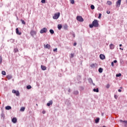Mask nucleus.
Segmentation results:
<instances>
[{
    "label": "nucleus",
    "mask_w": 127,
    "mask_h": 127,
    "mask_svg": "<svg viewBox=\"0 0 127 127\" xmlns=\"http://www.w3.org/2000/svg\"><path fill=\"white\" fill-rule=\"evenodd\" d=\"M41 68L42 70H43V71H45V70H46V69H47L46 66L43 65H42L41 66Z\"/></svg>",
    "instance_id": "f8f14e48"
},
{
    "label": "nucleus",
    "mask_w": 127,
    "mask_h": 127,
    "mask_svg": "<svg viewBox=\"0 0 127 127\" xmlns=\"http://www.w3.org/2000/svg\"><path fill=\"white\" fill-rule=\"evenodd\" d=\"M118 92H119L120 93H121V92H122V90L119 89V90H118Z\"/></svg>",
    "instance_id": "de8ad7c7"
},
{
    "label": "nucleus",
    "mask_w": 127,
    "mask_h": 127,
    "mask_svg": "<svg viewBox=\"0 0 127 127\" xmlns=\"http://www.w3.org/2000/svg\"><path fill=\"white\" fill-rule=\"evenodd\" d=\"M102 116H103V115H104V114H102Z\"/></svg>",
    "instance_id": "4d7b16f0"
},
{
    "label": "nucleus",
    "mask_w": 127,
    "mask_h": 127,
    "mask_svg": "<svg viewBox=\"0 0 127 127\" xmlns=\"http://www.w3.org/2000/svg\"><path fill=\"white\" fill-rule=\"evenodd\" d=\"M50 47H51V46H50V45L49 44H47L46 46V48H47L48 49H49Z\"/></svg>",
    "instance_id": "4be33fe9"
},
{
    "label": "nucleus",
    "mask_w": 127,
    "mask_h": 127,
    "mask_svg": "<svg viewBox=\"0 0 127 127\" xmlns=\"http://www.w3.org/2000/svg\"><path fill=\"white\" fill-rule=\"evenodd\" d=\"M93 91L96 93H99V88H94Z\"/></svg>",
    "instance_id": "412c9836"
},
{
    "label": "nucleus",
    "mask_w": 127,
    "mask_h": 127,
    "mask_svg": "<svg viewBox=\"0 0 127 127\" xmlns=\"http://www.w3.org/2000/svg\"><path fill=\"white\" fill-rule=\"evenodd\" d=\"M58 28L59 30H60V29H61V28H62V25L61 24H59L58 25Z\"/></svg>",
    "instance_id": "6ab92c4d"
},
{
    "label": "nucleus",
    "mask_w": 127,
    "mask_h": 127,
    "mask_svg": "<svg viewBox=\"0 0 127 127\" xmlns=\"http://www.w3.org/2000/svg\"><path fill=\"white\" fill-rule=\"evenodd\" d=\"M111 66H112V67H114V62H112L111 63Z\"/></svg>",
    "instance_id": "37998d69"
},
{
    "label": "nucleus",
    "mask_w": 127,
    "mask_h": 127,
    "mask_svg": "<svg viewBox=\"0 0 127 127\" xmlns=\"http://www.w3.org/2000/svg\"><path fill=\"white\" fill-rule=\"evenodd\" d=\"M100 121V118H97L95 120V123L96 124H98V123H99V122Z\"/></svg>",
    "instance_id": "b1692460"
},
{
    "label": "nucleus",
    "mask_w": 127,
    "mask_h": 127,
    "mask_svg": "<svg viewBox=\"0 0 127 127\" xmlns=\"http://www.w3.org/2000/svg\"><path fill=\"white\" fill-rule=\"evenodd\" d=\"M88 81L89 83H92V84H93V85L95 86V83H93V79H92V78H88Z\"/></svg>",
    "instance_id": "4468645a"
},
{
    "label": "nucleus",
    "mask_w": 127,
    "mask_h": 127,
    "mask_svg": "<svg viewBox=\"0 0 127 127\" xmlns=\"http://www.w3.org/2000/svg\"><path fill=\"white\" fill-rule=\"evenodd\" d=\"M21 21L22 24H26V23H25V22L24 21V20H21Z\"/></svg>",
    "instance_id": "4c0bfd02"
},
{
    "label": "nucleus",
    "mask_w": 127,
    "mask_h": 127,
    "mask_svg": "<svg viewBox=\"0 0 127 127\" xmlns=\"http://www.w3.org/2000/svg\"><path fill=\"white\" fill-rule=\"evenodd\" d=\"M2 63V57L1 56H0V64Z\"/></svg>",
    "instance_id": "bb28decb"
},
{
    "label": "nucleus",
    "mask_w": 127,
    "mask_h": 127,
    "mask_svg": "<svg viewBox=\"0 0 127 127\" xmlns=\"http://www.w3.org/2000/svg\"><path fill=\"white\" fill-rule=\"evenodd\" d=\"M107 13L108 14H110V13H111V12L110 11H107Z\"/></svg>",
    "instance_id": "c03bdc74"
},
{
    "label": "nucleus",
    "mask_w": 127,
    "mask_h": 127,
    "mask_svg": "<svg viewBox=\"0 0 127 127\" xmlns=\"http://www.w3.org/2000/svg\"><path fill=\"white\" fill-rule=\"evenodd\" d=\"M117 62H118V61L117 60H115L114 61L113 63H117Z\"/></svg>",
    "instance_id": "49530a36"
},
{
    "label": "nucleus",
    "mask_w": 127,
    "mask_h": 127,
    "mask_svg": "<svg viewBox=\"0 0 127 127\" xmlns=\"http://www.w3.org/2000/svg\"><path fill=\"white\" fill-rule=\"evenodd\" d=\"M70 3L72 4H74V3H75V0H70Z\"/></svg>",
    "instance_id": "c85d7f7f"
},
{
    "label": "nucleus",
    "mask_w": 127,
    "mask_h": 127,
    "mask_svg": "<svg viewBox=\"0 0 127 127\" xmlns=\"http://www.w3.org/2000/svg\"><path fill=\"white\" fill-rule=\"evenodd\" d=\"M122 2V0H118L117 2H116V6L117 7H120V6H121V3Z\"/></svg>",
    "instance_id": "423d86ee"
},
{
    "label": "nucleus",
    "mask_w": 127,
    "mask_h": 127,
    "mask_svg": "<svg viewBox=\"0 0 127 127\" xmlns=\"http://www.w3.org/2000/svg\"><path fill=\"white\" fill-rule=\"evenodd\" d=\"M16 33L18 35H21V32H19V30H18V28H17L16 29Z\"/></svg>",
    "instance_id": "0eeeda50"
},
{
    "label": "nucleus",
    "mask_w": 127,
    "mask_h": 127,
    "mask_svg": "<svg viewBox=\"0 0 127 127\" xmlns=\"http://www.w3.org/2000/svg\"><path fill=\"white\" fill-rule=\"evenodd\" d=\"M114 98H115V99H116L117 100L118 99V95H114Z\"/></svg>",
    "instance_id": "58836bf2"
},
{
    "label": "nucleus",
    "mask_w": 127,
    "mask_h": 127,
    "mask_svg": "<svg viewBox=\"0 0 127 127\" xmlns=\"http://www.w3.org/2000/svg\"><path fill=\"white\" fill-rule=\"evenodd\" d=\"M89 27H90V28H93V27H94V25H93V24H90V25H89Z\"/></svg>",
    "instance_id": "2f4dec72"
},
{
    "label": "nucleus",
    "mask_w": 127,
    "mask_h": 127,
    "mask_svg": "<svg viewBox=\"0 0 127 127\" xmlns=\"http://www.w3.org/2000/svg\"><path fill=\"white\" fill-rule=\"evenodd\" d=\"M12 93L13 94H15L16 96H17V97L19 96V91H16L15 90L13 89L12 91Z\"/></svg>",
    "instance_id": "39448f33"
},
{
    "label": "nucleus",
    "mask_w": 127,
    "mask_h": 127,
    "mask_svg": "<svg viewBox=\"0 0 127 127\" xmlns=\"http://www.w3.org/2000/svg\"><path fill=\"white\" fill-rule=\"evenodd\" d=\"M120 50H124L122 48H120Z\"/></svg>",
    "instance_id": "3c124183"
},
{
    "label": "nucleus",
    "mask_w": 127,
    "mask_h": 127,
    "mask_svg": "<svg viewBox=\"0 0 127 127\" xmlns=\"http://www.w3.org/2000/svg\"><path fill=\"white\" fill-rule=\"evenodd\" d=\"M54 52H57V48H56L53 50Z\"/></svg>",
    "instance_id": "a19ab883"
},
{
    "label": "nucleus",
    "mask_w": 127,
    "mask_h": 127,
    "mask_svg": "<svg viewBox=\"0 0 127 127\" xmlns=\"http://www.w3.org/2000/svg\"><path fill=\"white\" fill-rule=\"evenodd\" d=\"M73 37H75V35H73Z\"/></svg>",
    "instance_id": "6e6d98bb"
},
{
    "label": "nucleus",
    "mask_w": 127,
    "mask_h": 127,
    "mask_svg": "<svg viewBox=\"0 0 127 127\" xmlns=\"http://www.w3.org/2000/svg\"><path fill=\"white\" fill-rule=\"evenodd\" d=\"M110 87V85L109 84L106 85V88H107V89H109Z\"/></svg>",
    "instance_id": "c9c22d12"
},
{
    "label": "nucleus",
    "mask_w": 127,
    "mask_h": 127,
    "mask_svg": "<svg viewBox=\"0 0 127 127\" xmlns=\"http://www.w3.org/2000/svg\"><path fill=\"white\" fill-rule=\"evenodd\" d=\"M20 111L21 112H24V111H25V107H22L20 109Z\"/></svg>",
    "instance_id": "5701e85b"
},
{
    "label": "nucleus",
    "mask_w": 127,
    "mask_h": 127,
    "mask_svg": "<svg viewBox=\"0 0 127 127\" xmlns=\"http://www.w3.org/2000/svg\"><path fill=\"white\" fill-rule=\"evenodd\" d=\"M42 114H46V111H43L42 112Z\"/></svg>",
    "instance_id": "79ce46f5"
},
{
    "label": "nucleus",
    "mask_w": 127,
    "mask_h": 127,
    "mask_svg": "<svg viewBox=\"0 0 127 127\" xmlns=\"http://www.w3.org/2000/svg\"><path fill=\"white\" fill-rule=\"evenodd\" d=\"M74 57V54H71L70 55V58H73Z\"/></svg>",
    "instance_id": "72a5a7b5"
},
{
    "label": "nucleus",
    "mask_w": 127,
    "mask_h": 127,
    "mask_svg": "<svg viewBox=\"0 0 127 127\" xmlns=\"http://www.w3.org/2000/svg\"><path fill=\"white\" fill-rule=\"evenodd\" d=\"M74 95H78V94H79V92L78 91H75L74 92Z\"/></svg>",
    "instance_id": "c756f323"
},
{
    "label": "nucleus",
    "mask_w": 127,
    "mask_h": 127,
    "mask_svg": "<svg viewBox=\"0 0 127 127\" xmlns=\"http://www.w3.org/2000/svg\"><path fill=\"white\" fill-rule=\"evenodd\" d=\"M30 33H31V35L33 37L34 36V35H36V31H31Z\"/></svg>",
    "instance_id": "9b49d317"
},
{
    "label": "nucleus",
    "mask_w": 127,
    "mask_h": 127,
    "mask_svg": "<svg viewBox=\"0 0 127 127\" xmlns=\"http://www.w3.org/2000/svg\"><path fill=\"white\" fill-rule=\"evenodd\" d=\"M36 106H38V104H36Z\"/></svg>",
    "instance_id": "864d4df0"
},
{
    "label": "nucleus",
    "mask_w": 127,
    "mask_h": 127,
    "mask_svg": "<svg viewBox=\"0 0 127 127\" xmlns=\"http://www.w3.org/2000/svg\"><path fill=\"white\" fill-rule=\"evenodd\" d=\"M99 73H103V68L102 67H100L98 69Z\"/></svg>",
    "instance_id": "aec40b11"
},
{
    "label": "nucleus",
    "mask_w": 127,
    "mask_h": 127,
    "mask_svg": "<svg viewBox=\"0 0 127 127\" xmlns=\"http://www.w3.org/2000/svg\"><path fill=\"white\" fill-rule=\"evenodd\" d=\"M110 49L113 50V49H115V45L111 44L109 45Z\"/></svg>",
    "instance_id": "1a4fd4ad"
},
{
    "label": "nucleus",
    "mask_w": 127,
    "mask_h": 127,
    "mask_svg": "<svg viewBox=\"0 0 127 127\" xmlns=\"http://www.w3.org/2000/svg\"><path fill=\"white\" fill-rule=\"evenodd\" d=\"M126 3H127V0H126Z\"/></svg>",
    "instance_id": "5fc2aeb1"
},
{
    "label": "nucleus",
    "mask_w": 127,
    "mask_h": 127,
    "mask_svg": "<svg viewBox=\"0 0 127 127\" xmlns=\"http://www.w3.org/2000/svg\"><path fill=\"white\" fill-rule=\"evenodd\" d=\"M107 3L108 5H112V1L110 0L107 1Z\"/></svg>",
    "instance_id": "a211bd4d"
},
{
    "label": "nucleus",
    "mask_w": 127,
    "mask_h": 127,
    "mask_svg": "<svg viewBox=\"0 0 127 127\" xmlns=\"http://www.w3.org/2000/svg\"><path fill=\"white\" fill-rule=\"evenodd\" d=\"M5 110H11V107L9 106H6L5 108Z\"/></svg>",
    "instance_id": "dca6fc26"
},
{
    "label": "nucleus",
    "mask_w": 127,
    "mask_h": 127,
    "mask_svg": "<svg viewBox=\"0 0 127 127\" xmlns=\"http://www.w3.org/2000/svg\"><path fill=\"white\" fill-rule=\"evenodd\" d=\"M12 123H13L14 124H16V122H17V119H16V118H13L12 119Z\"/></svg>",
    "instance_id": "ddd939ff"
},
{
    "label": "nucleus",
    "mask_w": 127,
    "mask_h": 127,
    "mask_svg": "<svg viewBox=\"0 0 127 127\" xmlns=\"http://www.w3.org/2000/svg\"><path fill=\"white\" fill-rule=\"evenodd\" d=\"M27 89H28V90H29V89H31V86L30 85L27 86Z\"/></svg>",
    "instance_id": "e433bc0d"
},
{
    "label": "nucleus",
    "mask_w": 127,
    "mask_h": 127,
    "mask_svg": "<svg viewBox=\"0 0 127 127\" xmlns=\"http://www.w3.org/2000/svg\"><path fill=\"white\" fill-rule=\"evenodd\" d=\"M6 78L8 79V80H10V79L12 78V76H11V75H8L6 76Z\"/></svg>",
    "instance_id": "2eb2a0df"
},
{
    "label": "nucleus",
    "mask_w": 127,
    "mask_h": 127,
    "mask_svg": "<svg viewBox=\"0 0 127 127\" xmlns=\"http://www.w3.org/2000/svg\"><path fill=\"white\" fill-rule=\"evenodd\" d=\"M101 17H102V14L101 13H99V14L98 18H99V19H100V18H101Z\"/></svg>",
    "instance_id": "473e14b6"
},
{
    "label": "nucleus",
    "mask_w": 127,
    "mask_h": 127,
    "mask_svg": "<svg viewBox=\"0 0 127 127\" xmlns=\"http://www.w3.org/2000/svg\"><path fill=\"white\" fill-rule=\"evenodd\" d=\"M76 19L78 21H79L80 22H83V21H84V19L81 16H77L76 17Z\"/></svg>",
    "instance_id": "7ed1b4c3"
},
{
    "label": "nucleus",
    "mask_w": 127,
    "mask_h": 127,
    "mask_svg": "<svg viewBox=\"0 0 127 127\" xmlns=\"http://www.w3.org/2000/svg\"><path fill=\"white\" fill-rule=\"evenodd\" d=\"M1 73H2V74L4 76H5V75H6V74L5 71H2Z\"/></svg>",
    "instance_id": "cd10ccee"
},
{
    "label": "nucleus",
    "mask_w": 127,
    "mask_h": 127,
    "mask_svg": "<svg viewBox=\"0 0 127 127\" xmlns=\"http://www.w3.org/2000/svg\"><path fill=\"white\" fill-rule=\"evenodd\" d=\"M77 45V43H74L73 44V46H76Z\"/></svg>",
    "instance_id": "a18cd8bd"
},
{
    "label": "nucleus",
    "mask_w": 127,
    "mask_h": 127,
    "mask_svg": "<svg viewBox=\"0 0 127 127\" xmlns=\"http://www.w3.org/2000/svg\"><path fill=\"white\" fill-rule=\"evenodd\" d=\"M90 7L91 9H95V6H94V5H91Z\"/></svg>",
    "instance_id": "7c9ffc66"
},
{
    "label": "nucleus",
    "mask_w": 127,
    "mask_h": 127,
    "mask_svg": "<svg viewBox=\"0 0 127 127\" xmlns=\"http://www.w3.org/2000/svg\"><path fill=\"white\" fill-rule=\"evenodd\" d=\"M120 123H124V124H127V121L120 120Z\"/></svg>",
    "instance_id": "a878e982"
},
{
    "label": "nucleus",
    "mask_w": 127,
    "mask_h": 127,
    "mask_svg": "<svg viewBox=\"0 0 127 127\" xmlns=\"http://www.w3.org/2000/svg\"><path fill=\"white\" fill-rule=\"evenodd\" d=\"M68 92H69V93H70V92H71V89H69L68 90Z\"/></svg>",
    "instance_id": "09e8293b"
},
{
    "label": "nucleus",
    "mask_w": 127,
    "mask_h": 127,
    "mask_svg": "<svg viewBox=\"0 0 127 127\" xmlns=\"http://www.w3.org/2000/svg\"><path fill=\"white\" fill-rule=\"evenodd\" d=\"M96 65L97 64H91L90 67H91L92 68H95Z\"/></svg>",
    "instance_id": "f3484780"
},
{
    "label": "nucleus",
    "mask_w": 127,
    "mask_h": 127,
    "mask_svg": "<svg viewBox=\"0 0 127 127\" xmlns=\"http://www.w3.org/2000/svg\"><path fill=\"white\" fill-rule=\"evenodd\" d=\"M14 51H15V52H17V51H18V50H16Z\"/></svg>",
    "instance_id": "603ef678"
},
{
    "label": "nucleus",
    "mask_w": 127,
    "mask_h": 127,
    "mask_svg": "<svg viewBox=\"0 0 127 127\" xmlns=\"http://www.w3.org/2000/svg\"><path fill=\"white\" fill-rule=\"evenodd\" d=\"M50 32L51 34H54V30H52V29H50Z\"/></svg>",
    "instance_id": "393cba45"
},
{
    "label": "nucleus",
    "mask_w": 127,
    "mask_h": 127,
    "mask_svg": "<svg viewBox=\"0 0 127 127\" xmlns=\"http://www.w3.org/2000/svg\"><path fill=\"white\" fill-rule=\"evenodd\" d=\"M60 17V12L55 13L53 17V19H58Z\"/></svg>",
    "instance_id": "f257e3e1"
},
{
    "label": "nucleus",
    "mask_w": 127,
    "mask_h": 127,
    "mask_svg": "<svg viewBox=\"0 0 127 127\" xmlns=\"http://www.w3.org/2000/svg\"><path fill=\"white\" fill-rule=\"evenodd\" d=\"M92 24H93L94 27H98L99 26V23L98 22V20L96 19L93 21Z\"/></svg>",
    "instance_id": "f03ea898"
},
{
    "label": "nucleus",
    "mask_w": 127,
    "mask_h": 127,
    "mask_svg": "<svg viewBox=\"0 0 127 127\" xmlns=\"http://www.w3.org/2000/svg\"><path fill=\"white\" fill-rule=\"evenodd\" d=\"M100 58L102 60H104V59H106V57L105 56V55H104L103 54H101V55H100Z\"/></svg>",
    "instance_id": "9d476101"
},
{
    "label": "nucleus",
    "mask_w": 127,
    "mask_h": 127,
    "mask_svg": "<svg viewBox=\"0 0 127 127\" xmlns=\"http://www.w3.org/2000/svg\"><path fill=\"white\" fill-rule=\"evenodd\" d=\"M121 76H122L121 73L116 74V77H121Z\"/></svg>",
    "instance_id": "f704fd0d"
},
{
    "label": "nucleus",
    "mask_w": 127,
    "mask_h": 127,
    "mask_svg": "<svg viewBox=\"0 0 127 127\" xmlns=\"http://www.w3.org/2000/svg\"><path fill=\"white\" fill-rule=\"evenodd\" d=\"M52 104H53V101L52 100H51L49 101V102L47 104V106H48V107H50V106H51Z\"/></svg>",
    "instance_id": "6e6552de"
},
{
    "label": "nucleus",
    "mask_w": 127,
    "mask_h": 127,
    "mask_svg": "<svg viewBox=\"0 0 127 127\" xmlns=\"http://www.w3.org/2000/svg\"><path fill=\"white\" fill-rule=\"evenodd\" d=\"M45 0H41V2H42V3H45Z\"/></svg>",
    "instance_id": "ea45409f"
},
{
    "label": "nucleus",
    "mask_w": 127,
    "mask_h": 127,
    "mask_svg": "<svg viewBox=\"0 0 127 127\" xmlns=\"http://www.w3.org/2000/svg\"><path fill=\"white\" fill-rule=\"evenodd\" d=\"M119 46H120V47H122V44H120V45H119Z\"/></svg>",
    "instance_id": "8fccbe9b"
},
{
    "label": "nucleus",
    "mask_w": 127,
    "mask_h": 127,
    "mask_svg": "<svg viewBox=\"0 0 127 127\" xmlns=\"http://www.w3.org/2000/svg\"><path fill=\"white\" fill-rule=\"evenodd\" d=\"M48 31V30H47V28H44L43 29H42L40 31V33H45L46 32H47Z\"/></svg>",
    "instance_id": "20e7f679"
}]
</instances>
